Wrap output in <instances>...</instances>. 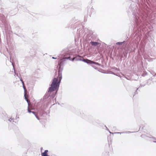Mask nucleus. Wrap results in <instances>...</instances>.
I'll return each mask as SVG.
<instances>
[{"label": "nucleus", "instance_id": "obj_1", "mask_svg": "<svg viewBox=\"0 0 156 156\" xmlns=\"http://www.w3.org/2000/svg\"><path fill=\"white\" fill-rule=\"evenodd\" d=\"M133 13L137 28L141 29L143 26L148 25L149 17L145 11L140 10L137 13Z\"/></svg>", "mask_w": 156, "mask_h": 156}, {"label": "nucleus", "instance_id": "obj_2", "mask_svg": "<svg viewBox=\"0 0 156 156\" xmlns=\"http://www.w3.org/2000/svg\"><path fill=\"white\" fill-rule=\"evenodd\" d=\"M63 69V67H59L58 69V74L56 77L54 78L48 89V92L46 93L44 96L45 99L48 98L50 96V94L51 92L55 90H58L59 86L61 81L62 79V72Z\"/></svg>", "mask_w": 156, "mask_h": 156}, {"label": "nucleus", "instance_id": "obj_3", "mask_svg": "<svg viewBox=\"0 0 156 156\" xmlns=\"http://www.w3.org/2000/svg\"><path fill=\"white\" fill-rule=\"evenodd\" d=\"M81 61H82L88 64H91V66L93 67H94V65H98L99 66H101V64H99L98 62H94L93 61L89 60L87 58L84 59L83 58L81 59Z\"/></svg>", "mask_w": 156, "mask_h": 156}, {"label": "nucleus", "instance_id": "obj_4", "mask_svg": "<svg viewBox=\"0 0 156 156\" xmlns=\"http://www.w3.org/2000/svg\"><path fill=\"white\" fill-rule=\"evenodd\" d=\"M95 34L92 30H88V33L87 35V40H92L95 38Z\"/></svg>", "mask_w": 156, "mask_h": 156}, {"label": "nucleus", "instance_id": "obj_5", "mask_svg": "<svg viewBox=\"0 0 156 156\" xmlns=\"http://www.w3.org/2000/svg\"><path fill=\"white\" fill-rule=\"evenodd\" d=\"M65 60L63 59H60L58 62V65L59 67H63L64 64V62Z\"/></svg>", "mask_w": 156, "mask_h": 156}, {"label": "nucleus", "instance_id": "obj_6", "mask_svg": "<svg viewBox=\"0 0 156 156\" xmlns=\"http://www.w3.org/2000/svg\"><path fill=\"white\" fill-rule=\"evenodd\" d=\"M10 61L12 65L13 66V69H14V73H15V75H16L19 78V77H20L18 76V74H16V73L15 70V68H14V66L13 63V60H12V61L11 56H10Z\"/></svg>", "mask_w": 156, "mask_h": 156}, {"label": "nucleus", "instance_id": "obj_7", "mask_svg": "<svg viewBox=\"0 0 156 156\" xmlns=\"http://www.w3.org/2000/svg\"><path fill=\"white\" fill-rule=\"evenodd\" d=\"M90 43L93 46H96L98 45L99 44V43L97 42H95V41H91Z\"/></svg>", "mask_w": 156, "mask_h": 156}, {"label": "nucleus", "instance_id": "obj_8", "mask_svg": "<svg viewBox=\"0 0 156 156\" xmlns=\"http://www.w3.org/2000/svg\"><path fill=\"white\" fill-rule=\"evenodd\" d=\"M83 58L81 56H79V55H77L75 57V60L76 61H81V59Z\"/></svg>", "mask_w": 156, "mask_h": 156}, {"label": "nucleus", "instance_id": "obj_9", "mask_svg": "<svg viewBox=\"0 0 156 156\" xmlns=\"http://www.w3.org/2000/svg\"><path fill=\"white\" fill-rule=\"evenodd\" d=\"M48 152V150H45L44 151V152L43 153H41V156H49L47 153Z\"/></svg>", "mask_w": 156, "mask_h": 156}, {"label": "nucleus", "instance_id": "obj_10", "mask_svg": "<svg viewBox=\"0 0 156 156\" xmlns=\"http://www.w3.org/2000/svg\"><path fill=\"white\" fill-rule=\"evenodd\" d=\"M141 136L142 138H144L146 140H148L149 138H151L150 137L148 136H147L145 135H144V134H142Z\"/></svg>", "mask_w": 156, "mask_h": 156}, {"label": "nucleus", "instance_id": "obj_11", "mask_svg": "<svg viewBox=\"0 0 156 156\" xmlns=\"http://www.w3.org/2000/svg\"><path fill=\"white\" fill-rule=\"evenodd\" d=\"M28 112L29 113H33L34 115L35 116L37 114H36V113L34 112H33V111H31L29 109V106L28 107Z\"/></svg>", "mask_w": 156, "mask_h": 156}, {"label": "nucleus", "instance_id": "obj_12", "mask_svg": "<svg viewBox=\"0 0 156 156\" xmlns=\"http://www.w3.org/2000/svg\"><path fill=\"white\" fill-rule=\"evenodd\" d=\"M28 112L29 113H33L34 115L35 116L37 114H36V113L34 112H33V111H31L29 109V106L28 107Z\"/></svg>", "mask_w": 156, "mask_h": 156}, {"label": "nucleus", "instance_id": "obj_13", "mask_svg": "<svg viewBox=\"0 0 156 156\" xmlns=\"http://www.w3.org/2000/svg\"><path fill=\"white\" fill-rule=\"evenodd\" d=\"M125 41H124L122 42H118L116 43V44L118 45H121L125 42Z\"/></svg>", "mask_w": 156, "mask_h": 156}, {"label": "nucleus", "instance_id": "obj_14", "mask_svg": "<svg viewBox=\"0 0 156 156\" xmlns=\"http://www.w3.org/2000/svg\"><path fill=\"white\" fill-rule=\"evenodd\" d=\"M152 82V80L149 79L147 80V83L148 85L150 84Z\"/></svg>", "mask_w": 156, "mask_h": 156}, {"label": "nucleus", "instance_id": "obj_15", "mask_svg": "<svg viewBox=\"0 0 156 156\" xmlns=\"http://www.w3.org/2000/svg\"><path fill=\"white\" fill-rule=\"evenodd\" d=\"M19 78L20 79V81L22 82L23 85V86L24 83L23 81V80L22 79V78L20 77H19Z\"/></svg>", "mask_w": 156, "mask_h": 156}, {"label": "nucleus", "instance_id": "obj_16", "mask_svg": "<svg viewBox=\"0 0 156 156\" xmlns=\"http://www.w3.org/2000/svg\"><path fill=\"white\" fill-rule=\"evenodd\" d=\"M64 60H65L66 59H69L70 60H71V58L70 57H66L63 58Z\"/></svg>", "mask_w": 156, "mask_h": 156}, {"label": "nucleus", "instance_id": "obj_17", "mask_svg": "<svg viewBox=\"0 0 156 156\" xmlns=\"http://www.w3.org/2000/svg\"><path fill=\"white\" fill-rule=\"evenodd\" d=\"M138 89H139V88H137L136 90L134 93V96L136 94H137L138 93V92H137V90H138Z\"/></svg>", "mask_w": 156, "mask_h": 156}, {"label": "nucleus", "instance_id": "obj_18", "mask_svg": "<svg viewBox=\"0 0 156 156\" xmlns=\"http://www.w3.org/2000/svg\"><path fill=\"white\" fill-rule=\"evenodd\" d=\"M151 138L154 140L153 142L156 143V139L154 137H152Z\"/></svg>", "mask_w": 156, "mask_h": 156}, {"label": "nucleus", "instance_id": "obj_19", "mask_svg": "<svg viewBox=\"0 0 156 156\" xmlns=\"http://www.w3.org/2000/svg\"><path fill=\"white\" fill-rule=\"evenodd\" d=\"M90 11L91 12V13H92L94 12V9L93 8H91V9H90Z\"/></svg>", "mask_w": 156, "mask_h": 156}, {"label": "nucleus", "instance_id": "obj_20", "mask_svg": "<svg viewBox=\"0 0 156 156\" xmlns=\"http://www.w3.org/2000/svg\"><path fill=\"white\" fill-rule=\"evenodd\" d=\"M145 84H140V86L138 88H139L140 87H144V86H145Z\"/></svg>", "mask_w": 156, "mask_h": 156}, {"label": "nucleus", "instance_id": "obj_21", "mask_svg": "<svg viewBox=\"0 0 156 156\" xmlns=\"http://www.w3.org/2000/svg\"><path fill=\"white\" fill-rule=\"evenodd\" d=\"M13 118H12L11 117L8 119V121H9L10 122H11L12 120H13Z\"/></svg>", "mask_w": 156, "mask_h": 156}, {"label": "nucleus", "instance_id": "obj_22", "mask_svg": "<svg viewBox=\"0 0 156 156\" xmlns=\"http://www.w3.org/2000/svg\"><path fill=\"white\" fill-rule=\"evenodd\" d=\"M151 74L154 76H156V73H151Z\"/></svg>", "mask_w": 156, "mask_h": 156}, {"label": "nucleus", "instance_id": "obj_23", "mask_svg": "<svg viewBox=\"0 0 156 156\" xmlns=\"http://www.w3.org/2000/svg\"><path fill=\"white\" fill-rule=\"evenodd\" d=\"M75 60V57H74V58H71L70 60L73 61H74Z\"/></svg>", "mask_w": 156, "mask_h": 156}, {"label": "nucleus", "instance_id": "obj_24", "mask_svg": "<svg viewBox=\"0 0 156 156\" xmlns=\"http://www.w3.org/2000/svg\"><path fill=\"white\" fill-rule=\"evenodd\" d=\"M124 133V132H121H121H115L114 133L115 134H116V133L121 134V133Z\"/></svg>", "mask_w": 156, "mask_h": 156}, {"label": "nucleus", "instance_id": "obj_25", "mask_svg": "<svg viewBox=\"0 0 156 156\" xmlns=\"http://www.w3.org/2000/svg\"><path fill=\"white\" fill-rule=\"evenodd\" d=\"M35 116L36 117V118L38 119V120H39V117L37 116V115H35Z\"/></svg>", "mask_w": 156, "mask_h": 156}, {"label": "nucleus", "instance_id": "obj_26", "mask_svg": "<svg viewBox=\"0 0 156 156\" xmlns=\"http://www.w3.org/2000/svg\"><path fill=\"white\" fill-rule=\"evenodd\" d=\"M105 127L106 128V129L107 130H108V131H109V129H108V128L107 127V126L105 125Z\"/></svg>", "mask_w": 156, "mask_h": 156}, {"label": "nucleus", "instance_id": "obj_27", "mask_svg": "<svg viewBox=\"0 0 156 156\" xmlns=\"http://www.w3.org/2000/svg\"><path fill=\"white\" fill-rule=\"evenodd\" d=\"M24 96L25 97V99L27 101V103H28V100L27 99V98L25 96V95H24Z\"/></svg>", "mask_w": 156, "mask_h": 156}, {"label": "nucleus", "instance_id": "obj_28", "mask_svg": "<svg viewBox=\"0 0 156 156\" xmlns=\"http://www.w3.org/2000/svg\"><path fill=\"white\" fill-rule=\"evenodd\" d=\"M133 132H131L130 131H127L126 132V133H133Z\"/></svg>", "mask_w": 156, "mask_h": 156}, {"label": "nucleus", "instance_id": "obj_29", "mask_svg": "<svg viewBox=\"0 0 156 156\" xmlns=\"http://www.w3.org/2000/svg\"><path fill=\"white\" fill-rule=\"evenodd\" d=\"M109 133H110V134H114V133H113L112 132H111L110 131H108Z\"/></svg>", "mask_w": 156, "mask_h": 156}, {"label": "nucleus", "instance_id": "obj_30", "mask_svg": "<svg viewBox=\"0 0 156 156\" xmlns=\"http://www.w3.org/2000/svg\"><path fill=\"white\" fill-rule=\"evenodd\" d=\"M23 87L24 90L25 91V87L24 86V84L23 85Z\"/></svg>", "mask_w": 156, "mask_h": 156}, {"label": "nucleus", "instance_id": "obj_31", "mask_svg": "<svg viewBox=\"0 0 156 156\" xmlns=\"http://www.w3.org/2000/svg\"><path fill=\"white\" fill-rule=\"evenodd\" d=\"M136 9V8H134V7L133 8V10H135Z\"/></svg>", "mask_w": 156, "mask_h": 156}, {"label": "nucleus", "instance_id": "obj_32", "mask_svg": "<svg viewBox=\"0 0 156 156\" xmlns=\"http://www.w3.org/2000/svg\"><path fill=\"white\" fill-rule=\"evenodd\" d=\"M52 58L53 59H56L57 58H55V57H52Z\"/></svg>", "mask_w": 156, "mask_h": 156}]
</instances>
